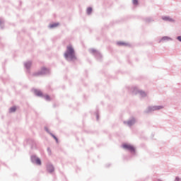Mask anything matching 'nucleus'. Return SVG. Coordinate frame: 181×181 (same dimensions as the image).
I'll use <instances>...</instances> for the list:
<instances>
[{"label": "nucleus", "instance_id": "nucleus-1", "mask_svg": "<svg viewBox=\"0 0 181 181\" xmlns=\"http://www.w3.org/2000/svg\"><path fill=\"white\" fill-rule=\"evenodd\" d=\"M66 59H70L71 60H76V55L74 54V49L71 45L66 47V52L64 54Z\"/></svg>", "mask_w": 181, "mask_h": 181}, {"label": "nucleus", "instance_id": "nucleus-2", "mask_svg": "<svg viewBox=\"0 0 181 181\" xmlns=\"http://www.w3.org/2000/svg\"><path fill=\"white\" fill-rule=\"evenodd\" d=\"M122 148H124V149H127L128 151H130V152H135V148H134V146L130 144H123Z\"/></svg>", "mask_w": 181, "mask_h": 181}, {"label": "nucleus", "instance_id": "nucleus-3", "mask_svg": "<svg viewBox=\"0 0 181 181\" xmlns=\"http://www.w3.org/2000/svg\"><path fill=\"white\" fill-rule=\"evenodd\" d=\"M47 73H49V69L42 68L41 71L34 74V76H43V74H47Z\"/></svg>", "mask_w": 181, "mask_h": 181}, {"label": "nucleus", "instance_id": "nucleus-4", "mask_svg": "<svg viewBox=\"0 0 181 181\" xmlns=\"http://www.w3.org/2000/svg\"><path fill=\"white\" fill-rule=\"evenodd\" d=\"M34 93L35 95H37V97H43V93L40 90H34Z\"/></svg>", "mask_w": 181, "mask_h": 181}, {"label": "nucleus", "instance_id": "nucleus-5", "mask_svg": "<svg viewBox=\"0 0 181 181\" xmlns=\"http://www.w3.org/2000/svg\"><path fill=\"white\" fill-rule=\"evenodd\" d=\"M163 21H167L168 22H172L173 19L170 18V17L168 16H163L162 17Z\"/></svg>", "mask_w": 181, "mask_h": 181}, {"label": "nucleus", "instance_id": "nucleus-6", "mask_svg": "<svg viewBox=\"0 0 181 181\" xmlns=\"http://www.w3.org/2000/svg\"><path fill=\"white\" fill-rule=\"evenodd\" d=\"M47 170L48 172H49L50 173H52V172H54V168H53L52 165H49L47 167Z\"/></svg>", "mask_w": 181, "mask_h": 181}, {"label": "nucleus", "instance_id": "nucleus-7", "mask_svg": "<svg viewBox=\"0 0 181 181\" xmlns=\"http://www.w3.org/2000/svg\"><path fill=\"white\" fill-rule=\"evenodd\" d=\"M57 26H59V23H54L53 24H50L49 25V28L52 29L53 28H57Z\"/></svg>", "mask_w": 181, "mask_h": 181}, {"label": "nucleus", "instance_id": "nucleus-8", "mask_svg": "<svg viewBox=\"0 0 181 181\" xmlns=\"http://www.w3.org/2000/svg\"><path fill=\"white\" fill-rule=\"evenodd\" d=\"M31 66H32V62H26V63H25V67H26V69H30Z\"/></svg>", "mask_w": 181, "mask_h": 181}, {"label": "nucleus", "instance_id": "nucleus-9", "mask_svg": "<svg viewBox=\"0 0 181 181\" xmlns=\"http://www.w3.org/2000/svg\"><path fill=\"white\" fill-rule=\"evenodd\" d=\"M117 45L119 46H127V43L124 42H118Z\"/></svg>", "mask_w": 181, "mask_h": 181}, {"label": "nucleus", "instance_id": "nucleus-10", "mask_svg": "<svg viewBox=\"0 0 181 181\" xmlns=\"http://www.w3.org/2000/svg\"><path fill=\"white\" fill-rule=\"evenodd\" d=\"M35 163L37 165H42V161L39 158H35Z\"/></svg>", "mask_w": 181, "mask_h": 181}, {"label": "nucleus", "instance_id": "nucleus-11", "mask_svg": "<svg viewBox=\"0 0 181 181\" xmlns=\"http://www.w3.org/2000/svg\"><path fill=\"white\" fill-rule=\"evenodd\" d=\"M16 111V107L10 108V112H15Z\"/></svg>", "mask_w": 181, "mask_h": 181}, {"label": "nucleus", "instance_id": "nucleus-12", "mask_svg": "<svg viewBox=\"0 0 181 181\" xmlns=\"http://www.w3.org/2000/svg\"><path fill=\"white\" fill-rule=\"evenodd\" d=\"M44 97L47 101H50V96L49 95H45Z\"/></svg>", "mask_w": 181, "mask_h": 181}, {"label": "nucleus", "instance_id": "nucleus-13", "mask_svg": "<svg viewBox=\"0 0 181 181\" xmlns=\"http://www.w3.org/2000/svg\"><path fill=\"white\" fill-rule=\"evenodd\" d=\"M91 12H93V8H87V13H88V15H90V13H91Z\"/></svg>", "mask_w": 181, "mask_h": 181}, {"label": "nucleus", "instance_id": "nucleus-14", "mask_svg": "<svg viewBox=\"0 0 181 181\" xmlns=\"http://www.w3.org/2000/svg\"><path fill=\"white\" fill-rule=\"evenodd\" d=\"M134 5H138V0H133Z\"/></svg>", "mask_w": 181, "mask_h": 181}, {"label": "nucleus", "instance_id": "nucleus-15", "mask_svg": "<svg viewBox=\"0 0 181 181\" xmlns=\"http://www.w3.org/2000/svg\"><path fill=\"white\" fill-rule=\"evenodd\" d=\"M175 181H181V179L179 177H176Z\"/></svg>", "mask_w": 181, "mask_h": 181}, {"label": "nucleus", "instance_id": "nucleus-16", "mask_svg": "<svg viewBox=\"0 0 181 181\" xmlns=\"http://www.w3.org/2000/svg\"><path fill=\"white\" fill-rule=\"evenodd\" d=\"M141 95H142L143 96H145V95H146V93H145V92H141Z\"/></svg>", "mask_w": 181, "mask_h": 181}, {"label": "nucleus", "instance_id": "nucleus-17", "mask_svg": "<svg viewBox=\"0 0 181 181\" xmlns=\"http://www.w3.org/2000/svg\"><path fill=\"white\" fill-rule=\"evenodd\" d=\"M177 40L181 42V36L177 37Z\"/></svg>", "mask_w": 181, "mask_h": 181}, {"label": "nucleus", "instance_id": "nucleus-18", "mask_svg": "<svg viewBox=\"0 0 181 181\" xmlns=\"http://www.w3.org/2000/svg\"><path fill=\"white\" fill-rule=\"evenodd\" d=\"M53 137L54 138V139H56V141H57V138H56V136H53Z\"/></svg>", "mask_w": 181, "mask_h": 181}, {"label": "nucleus", "instance_id": "nucleus-19", "mask_svg": "<svg viewBox=\"0 0 181 181\" xmlns=\"http://www.w3.org/2000/svg\"><path fill=\"white\" fill-rule=\"evenodd\" d=\"M128 124H129V125H131V122H128Z\"/></svg>", "mask_w": 181, "mask_h": 181}]
</instances>
